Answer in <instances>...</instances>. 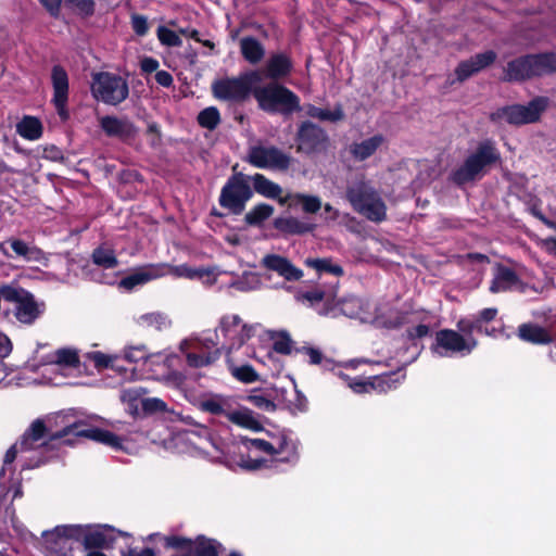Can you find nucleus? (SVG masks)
Instances as JSON below:
<instances>
[{
    "instance_id": "nucleus-35",
    "label": "nucleus",
    "mask_w": 556,
    "mask_h": 556,
    "mask_svg": "<svg viewBox=\"0 0 556 556\" xmlns=\"http://www.w3.org/2000/svg\"><path fill=\"white\" fill-rule=\"evenodd\" d=\"M519 337L525 341L538 344H545L552 341V338L545 329L529 324L519 327Z\"/></svg>"
},
{
    "instance_id": "nucleus-53",
    "label": "nucleus",
    "mask_w": 556,
    "mask_h": 556,
    "mask_svg": "<svg viewBox=\"0 0 556 556\" xmlns=\"http://www.w3.org/2000/svg\"><path fill=\"white\" fill-rule=\"evenodd\" d=\"M141 394L142 392L140 389H127L121 393V400L129 405L131 412H135L137 410V403L141 397Z\"/></svg>"
},
{
    "instance_id": "nucleus-23",
    "label": "nucleus",
    "mask_w": 556,
    "mask_h": 556,
    "mask_svg": "<svg viewBox=\"0 0 556 556\" xmlns=\"http://www.w3.org/2000/svg\"><path fill=\"white\" fill-rule=\"evenodd\" d=\"M98 122L102 130L109 136L127 140L136 132L134 125L127 118L116 116H100Z\"/></svg>"
},
{
    "instance_id": "nucleus-12",
    "label": "nucleus",
    "mask_w": 556,
    "mask_h": 556,
    "mask_svg": "<svg viewBox=\"0 0 556 556\" xmlns=\"http://www.w3.org/2000/svg\"><path fill=\"white\" fill-rule=\"evenodd\" d=\"M546 104V99L536 98L528 105H513L504 108L496 112L493 117L504 119L505 122L513 125L534 123L539 119L541 113L545 110Z\"/></svg>"
},
{
    "instance_id": "nucleus-4",
    "label": "nucleus",
    "mask_w": 556,
    "mask_h": 556,
    "mask_svg": "<svg viewBox=\"0 0 556 556\" xmlns=\"http://www.w3.org/2000/svg\"><path fill=\"white\" fill-rule=\"evenodd\" d=\"M257 328L258 325L245 324L238 315L222 317L215 336L217 342H220L226 350L229 363L233 361V352L242 348L254 336Z\"/></svg>"
},
{
    "instance_id": "nucleus-10",
    "label": "nucleus",
    "mask_w": 556,
    "mask_h": 556,
    "mask_svg": "<svg viewBox=\"0 0 556 556\" xmlns=\"http://www.w3.org/2000/svg\"><path fill=\"white\" fill-rule=\"evenodd\" d=\"M217 343L207 338H187L179 343V351L190 367L200 368L213 364L219 357V351L213 349Z\"/></svg>"
},
{
    "instance_id": "nucleus-29",
    "label": "nucleus",
    "mask_w": 556,
    "mask_h": 556,
    "mask_svg": "<svg viewBox=\"0 0 556 556\" xmlns=\"http://www.w3.org/2000/svg\"><path fill=\"white\" fill-rule=\"evenodd\" d=\"M281 204L290 201V205L300 204L305 213L314 214L317 213L321 207V200L316 195H309L304 193L289 194L287 198L279 199Z\"/></svg>"
},
{
    "instance_id": "nucleus-11",
    "label": "nucleus",
    "mask_w": 556,
    "mask_h": 556,
    "mask_svg": "<svg viewBox=\"0 0 556 556\" xmlns=\"http://www.w3.org/2000/svg\"><path fill=\"white\" fill-rule=\"evenodd\" d=\"M81 531L79 525L58 526L53 530L42 532L43 545L55 556H73L72 541L76 540Z\"/></svg>"
},
{
    "instance_id": "nucleus-18",
    "label": "nucleus",
    "mask_w": 556,
    "mask_h": 556,
    "mask_svg": "<svg viewBox=\"0 0 556 556\" xmlns=\"http://www.w3.org/2000/svg\"><path fill=\"white\" fill-rule=\"evenodd\" d=\"M338 376L345 381L355 393H368L370 391L387 392L394 387V380L391 376L351 379L343 371H339Z\"/></svg>"
},
{
    "instance_id": "nucleus-58",
    "label": "nucleus",
    "mask_w": 556,
    "mask_h": 556,
    "mask_svg": "<svg viewBox=\"0 0 556 556\" xmlns=\"http://www.w3.org/2000/svg\"><path fill=\"white\" fill-rule=\"evenodd\" d=\"M250 444L252 447H254L255 450L257 451H262V452H265L269 455H273V451H274V447H273V442H267L265 440H262V439H253L250 441Z\"/></svg>"
},
{
    "instance_id": "nucleus-17",
    "label": "nucleus",
    "mask_w": 556,
    "mask_h": 556,
    "mask_svg": "<svg viewBox=\"0 0 556 556\" xmlns=\"http://www.w3.org/2000/svg\"><path fill=\"white\" fill-rule=\"evenodd\" d=\"M46 431L47 428L43 424V420H34L29 428L22 435L21 440L8 450L4 456V463L11 464L15 459L18 452H25L35 448L37 443L45 437Z\"/></svg>"
},
{
    "instance_id": "nucleus-26",
    "label": "nucleus",
    "mask_w": 556,
    "mask_h": 556,
    "mask_svg": "<svg viewBox=\"0 0 556 556\" xmlns=\"http://www.w3.org/2000/svg\"><path fill=\"white\" fill-rule=\"evenodd\" d=\"M493 275L494 278L490 287V291L493 293L517 290L521 285L515 271L507 267L496 266Z\"/></svg>"
},
{
    "instance_id": "nucleus-14",
    "label": "nucleus",
    "mask_w": 556,
    "mask_h": 556,
    "mask_svg": "<svg viewBox=\"0 0 556 556\" xmlns=\"http://www.w3.org/2000/svg\"><path fill=\"white\" fill-rule=\"evenodd\" d=\"M435 346L433 351L439 356H446L453 353H470L477 345L472 338L465 339L454 330L444 329L435 336Z\"/></svg>"
},
{
    "instance_id": "nucleus-44",
    "label": "nucleus",
    "mask_w": 556,
    "mask_h": 556,
    "mask_svg": "<svg viewBox=\"0 0 556 556\" xmlns=\"http://www.w3.org/2000/svg\"><path fill=\"white\" fill-rule=\"evenodd\" d=\"M93 262L104 268H113L117 266V260L114 252L106 248H98L92 254Z\"/></svg>"
},
{
    "instance_id": "nucleus-15",
    "label": "nucleus",
    "mask_w": 556,
    "mask_h": 556,
    "mask_svg": "<svg viewBox=\"0 0 556 556\" xmlns=\"http://www.w3.org/2000/svg\"><path fill=\"white\" fill-rule=\"evenodd\" d=\"M70 434H74L76 437H84L114 448L121 447V439L114 433L108 430H102L93 427L83 428L81 422H76L63 428L61 431L52 434L51 440L62 439Z\"/></svg>"
},
{
    "instance_id": "nucleus-51",
    "label": "nucleus",
    "mask_w": 556,
    "mask_h": 556,
    "mask_svg": "<svg viewBox=\"0 0 556 556\" xmlns=\"http://www.w3.org/2000/svg\"><path fill=\"white\" fill-rule=\"evenodd\" d=\"M157 38L163 45L168 47H178L181 45L179 36L165 26L157 28Z\"/></svg>"
},
{
    "instance_id": "nucleus-37",
    "label": "nucleus",
    "mask_w": 556,
    "mask_h": 556,
    "mask_svg": "<svg viewBox=\"0 0 556 556\" xmlns=\"http://www.w3.org/2000/svg\"><path fill=\"white\" fill-rule=\"evenodd\" d=\"M305 265L315 269L318 273H329L333 276L340 277L343 276V268L333 263L331 258H306Z\"/></svg>"
},
{
    "instance_id": "nucleus-8",
    "label": "nucleus",
    "mask_w": 556,
    "mask_h": 556,
    "mask_svg": "<svg viewBox=\"0 0 556 556\" xmlns=\"http://www.w3.org/2000/svg\"><path fill=\"white\" fill-rule=\"evenodd\" d=\"M261 79V74L255 71L236 78H222L212 84V92L218 100L242 101Z\"/></svg>"
},
{
    "instance_id": "nucleus-46",
    "label": "nucleus",
    "mask_w": 556,
    "mask_h": 556,
    "mask_svg": "<svg viewBox=\"0 0 556 556\" xmlns=\"http://www.w3.org/2000/svg\"><path fill=\"white\" fill-rule=\"evenodd\" d=\"M231 374L236 379L244 383H252L258 380L257 372L250 365L233 366L231 367Z\"/></svg>"
},
{
    "instance_id": "nucleus-61",
    "label": "nucleus",
    "mask_w": 556,
    "mask_h": 556,
    "mask_svg": "<svg viewBox=\"0 0 556 556\" xmlns=\"http://www.w3.org/2000/svg\"><path fill=\"white\" fill-rule=\"evenodd\" d=\"M124 357L128 362H138L140 358L143 357V353L138 348H129V349L125 350Z\"/></svg>"
},
{
    "instance_id": "nucleus-40",
    "label": "nucleus",
    "mask_w": 556,
    "mask_h": 556,
    "mask_svg": "<svg viewBox=\"0 0 556 556\" xmlns=\"http://www.w3.org/2000/svg\"><path fill=\"white\" fill-rule=\"evenodd\" d=\"M269 339L273 341V348L277 353L290 354L292 351L293 342L286 331H268Z\"/></svg>"
},
{
    "instance_id": "nucleus-39",
    "label": "nucleus",
    "mask_w": 556,
    "mask_h": 556,
    "mask_svg": "<svg viewBox=\"0 0 556 556\" xmlns=\"http://www.w3.org/2000/svg\"><path fill=\"white\" fill-rule=\"evenodd\" d=\"M17 132L28 140H36L41 135V124L37 118L24 117L17 124Z\"/></svg>"
},
{
    "instance_id": "nucleus-13",
    "label": "nucleus",
    "mask_w": 556,
    "mask_h": 556,
    "mask_svg": "<svg viewBox=\"0 0 556 556\" xmlns=\"http://www.w3.org/2000/svg\"><path fill=\"white\" fill-rule=\"evenodd\" d=\"M252 197V190L241 175L232 177L222 190L220 205L239 214L245 202Z\"/></svg>"
},
{
    "instance_id": "nucleus-3",
    "label": "nucleus",
    "mask_w": 556,
    "mask_h": 556,
    "mask_svg": "<svg viewBox=\"0 0 556 556\" xmlns=\"http://www.w3.org/2000/svg\"><path fill=\"white\" fill-rule=\"evenodd\" d=\"M556 72V54L541 53L515 59L504 68V80L521 81Z\"/></svg>"
},
{
    "instance_id": "nucleus-41",
    "label": "nucleus",
    "mask_w": 556,
    "mask_h": 556,
    "mask_svg": "<svg viewBox=\"0 0 556 556\" xmlns=\"http://www.w3.org/2000/svg\"><path fill=\"white\" fill-rule=\"evenodd\" d=\"M340 311L343 315L351 317V318H362L364 319V316L362 315V308L363 303L362 300L356 296H349L342 300L340 303Z\"/></svg>"
},
{
    "instance_id": "nucleus-19",
    "label": "nucleus",
    "mask_w": 556,
    "mask_h": 556,
    "mask_svg": "<svg viewBox=\"0 0 556 556\" xmlns=\"http://www.w3.org/2000/svg\"><path fill=\"white\" fill-rule=\"evenodd\" d=\"M496 60V53L492 50L484 51L482 53H478L470 59L460 62L455 70V75L457 81L462 83L472 75L481 72Z\"/></svg>"
},
{
    "instance_id": "nucleus-20",
    "label": "nucleus",
    "mask_w": 556,
    "mask_h": 556,
    "mask_svg": "<svg viewBox=\"0 0 556 556\" xmlns=\"http://www.w3.org/2000/svg\"><path fill=\"white\" fill-rule=\"evenodd\" d=\"M165 275L166 266L164 264H150L136 269L127 277L123 278L119 286L124 289L131 290Z\"/></svg>"
},
{
    "instance_id": "nucleus-1",
    "label": "nucleus",
    "mask_w": 556,
    "mask_h": 556,
    "mask_svg": "<svg viewBox=\"0 0 556 556\" xmlns=\"http://www.w3.org/2000/svg\"><path fill=\"white\" fill-rule=\"evenodd\" d=\"M501 160V153L495 144L483 141L466 157L463 165L453 173V180L458 184H467L482 178L491 167Z\"/></svg>"
},
{
    "instance_id": "nucleus-21",
    "label": "nucleus",
    "mask_w": 556,
    "mask_h": 556,
    "mask_svg": "<svg viewBox=\"0 0 556 556\" xmlns=\"http://www.w3.org/2000/svg\"><path fill=\"white\" fill-rule=\"evenodd\" d=\"M261 265L268 270L277 273L288 281H296L303 277V270L295 267L288 258L278 254H266Z\"/></svg>"
},
{
    "instance_id": "nucleus-16",
    "label": "nucleus",
    "mask_w": 556,
    "mask_h": 556,
    "mask_svg": "<svg viewBox=\"0 0 556 556\" xmlns=\"http://www.w3.org/2000/svg\"><path fill=\"white\" fill-rule=\"evenodd\" d=\"M249 161L258 168L287 169L290 165V157L274 147L251 148Z\"/></svg>"
},
{
    "instance_id": "nucleus-36",
    "label": "nucleus",
    "mask_w": 556,
    "mask_h": 556,
    "mask_svg": "<svg viewBox=\"0 0 556 556\" xmlns=\"http://www.w3.org/2000/svg\"><path fill=\"white\" fill-rule=\"evenodd\" d=\"M290 68V60L283 54H276L267 64V76L273 79L280 78L286 76Z\"/></svg>"
},
{
    "instance_id": "nucleus-32",
    "label": "nucleus",
    "mask_w": 556,
    "mask_h": 556,
    "mask_svg": "<svg viewBox=\"0 0 556 556\" xmlns=\"http://www.w3.org/2000/svg\"><path fill=\"white\" fill-rule=\"evenodd\" d=\"M137 324L142 328H152L157 331H162L169 328L172 321L166 314L160 312H152L140 315L137 318Z\"/></svg>"
},
{
    "instance_id": "nucleus-25",
    "label": "nucleus",
    "mask_w": 556,
    "mask_h": 556,
    "mask_svg": "<svg viewBox=\"0 0 556 556\" xmlns=\"http://www.w3.org/2000/svg\"><path fill=\"white\" fill-rule=\"evenodd\" d=\"M384 137L380 134L355 141L350 144L349 152L356 161H365L372 156L384 144Z\"/></svg>"
},
{
    "instance_id": "nucleus-34",
    "label": "nucleus",
    "mask_w": 556,
    "mask_h": 556,
    "mask_svg": "<svg viewBox=\"0 0 556 556\" xmlns=\"http://www.w3.org/2000/svg\"><path fill=\"white\" fill-rule=\"evenodd\" d=\"M8 243L10 244L13 252L17 256L23 257L25 261L40 262L43 260V253L39 249L29 247L26 242L20 239H10Z\"/></svg>"
},
{
    "instance_id": "nucleus-57",
    "label": "nucleus",
    "mask_w": 556,
    "mask_h": 556,
    "mask_svg": "<svg viewBox=\"0 0 556 556\" xmlns=\"http://www.w3.org/2000/svg\"><path fill=\"white\" fill-rule=\"evenodd\" d=\"M132 27L137 35L143 36L148 31V21L144 16H132Z\"/></svg>"
},
{
    "instance_id": "nucleus-38",
    "label": "nucleus",
    "mask_w": 556,
    "mask_h": 556,
    "mask_svg": "<svg viewBox=\"0 0 556 556\" xmlns=\"http://www.w3.org/2000/svg\"><path fill=\"white\" fill-rule=\"evenodd\" d=\"M304 110L307 116L319 121L337 122L343 118V112L339 106L329 110L308 104Z\"/></svg>"
},
{
    "instance_id": "nucleus-2",
    "label": "nucleus",
    "mask_w": 556,
    "mask_h": 556,
    "mask_svg": "<svg viewBox=\"0 0 556 556\" xmlns=\"http://www.w3.org/2000/svg\"><path fill=\"white\" fill-rule=\"evenodd\" d=\"M199 408L202 412L224 416L230 422L252 431L262 429L260 421L247 407H239L232 397L222 394H211L199 401Z\"/></svg>"
},
{
    "instance_id": "nucleus-48",
    "label": "nucleus",
    "mask_w": 556,
    "mask_h": 556,
    "mask_svg": "<svg viewBox=\"0 0 556 556\" xmlns=\"http://www.w3.org/2000/svg\"><path fill=\"white\" fill-rule=\"evenodd\" d=\"M296 300L302 303H308L309 305H314L324 300L329 301L330 295H327L324 291L315 289L307 292H301L295 295Z\"/></svg>"
},
{
    "instance_id": "nucleus-6",
    "label": "nucleus",
    "mask_w": 556,
    "mask_h": 556,
    "mask_svg": "<svg viewBox=\"0 0 556 556\" xmlns=\"http://www.w3.org/2000/svg\"><path fill=\"white\" fill-rule=\"evenodd\" d=\"M352 206L369 219L380 222L386 217V205L375 190L363 179L352 182L346 191Z\"/></svg>"
},
{
    "instance_id": "nucleus-63",
    "label": "nucleus",
    "mask_w": 556,
    "mask_h": 556,
    "mask_svg": "<svg viewBox=\"0 0 556 556\" xmlns=\"http://www.w3.org/2000/svg\"><path fill=\"white\" fill-rule=\"evenodd\" d=\"M309 357L312 364H319L321 362V353L313 348H305L302 350Z\"/></svg>"
},
{
    "instance_id": "nucleus-9",
    "label": "nucleus",
    "mask_w": 556,
    "mask_h": 556,
    "mask_svg": "<svg viewBox=\"0 0 556 556\" xmlns=\"http://www.w3.org/2000/svg\"><path fill=\"white\" fill-rule=\"evenodd\" d=\"M91 92L97 100L116 105L127 98L128 85L119 76L110 73H98L93 75Z\"/></svg>"
},
{
    "instance_id": "nucleus-30",
    "label": "nucleus",
    "mask_w": 556,
    "mask_h": 556,
    "mask_svg": "<svg viewBox=\"0 0 556 556\" xmlns=\"http://www.w3.org/2000/svg\"><path fill=\"white\" fill-rule=\"evenodd\" d=\"M240 49L243 58L252 64L258 63L265 54L261 42L253 37H243L240 40Z\"/></svg>"
},
{
    "instance_id": "nucleus-33",
    "label": "nucleus",
    "mask_w": 556,
    "mask_h": 556,
    "mask_svg": "<svg viewBox=\"0 0 556 556\" xmlns=\"http://www.w3.org/2000/svg\"><path fill=\"white\" fill-rule=\"evenodd\" d=\"M251 180L255 191L266 198L278 199L282 192L279 185L268 180L262 174H255Z\"/></svg>"
},
{
    "instance_id": "nucleus-47",
    "label": "nucleus",
    "mask_w": 556,
    "mask_h": 556,
    "mask_svg": "<svg viewBox=\"0 0 556 556\" xmlns=\"http://www.w3.org/2000/svg\"><path fill=\"white\" fill-rule=\"evenodd\" d=\"M87 357L93 362L97 368H113L114 362L118 358L117 355L104 354L99 351L89 352Z\"/></svg>"
},
{
    "instance_id": "nucleus-42",
    "label": "nucleus",
    "mask_w": 556,
    "mask_h": 556,
    "mask_svg": "<svg viewBox=\"0 0 556 556\" xmlns=\"http://www.w3.org/2000/svg\"><path fill=\"white\" fill-rule=\"evenodd\" d=\"M273 213L274 207L271 205L262 203L254 206L249 213H247L245 222L250 225H258L270 217Z\"/></svg>"
},
{
    "instance_id": "nucleus-5",
    "label": "nucleus",
    "mask_w": 556,
    "mask_h": 556,
    "mask_svg": "<svg viewBox=\"0 0 556 556\" xmlns=\"http://www.w3.org/2000/svg\"><path fill=\"white\" fill-rule=\"evenodd\" d=\"M253 94L258 106L269 113L290 114L301 109L299 97L288 88L276 83L263 87H254Z\"/></svg>"
},
{
    "instance_id": "nucleus-31",
    "label": "nucleus",
    "mask_w": 556,
    "mask_h": 556,
    "mask_svg": "<svg viewBox=\"0 0 556 556\" xmlns=\"http://www.w3.org/2000/svg\"><path fill=\"white\" fill-rule=\"evenodd\" d=\"M273 442V455L286 454L281 458L282 462H291L298 457V444L290 440L286 434L274 438Z\"/></svg>"
},
{
    "instance_id": "nucleus-49",
    "label": "nucleus",
    "mask_w": 556,
    "mask_h": 556,
    "mask_svg": "<svg viewBox=\"0 0 556 556\" xmlns=\"http://www.w3.org/2000/svg\"><path fill=\"white\" fill-rule=\"evenodd\" d=\"M166 275L172 274L176 277H185L189 279L200 278L202 276V271L199 269H193L188 267L187 265H179V266H169L166 265Z\"/></svg>"
},
{
    "instance_id": "nucleus-56",
    "label": "nucleus",
    "mask_w": 556,
    "mask_h": 556,
    "mask_svg": "<svg viewBox=\"0 0 556 556\" xmlns=\"http://www.w3.org/2000/svg\"><path fill=\"white\" fill-rule=\"evenodd\" d=\"M250 402L254 406L267 412H273L275 409V404L263 395H252L250 396Z\"/></svg>"
},
{
    "instance_id": "nucleus-60",
    "label": "nucleus",
    "mask_w": 556,
    "mask_h": 556,
    "mask_svg": "<svg viewBox=\"0 0 556 556\" xmlns=\"http://www.w3.org/2000/svg\"><path fill=\"white\" fill-rule=\"evenodd\" d=\"M190 544V542L187 539L179 538V536H168L166 538V545L169 547L175 548H182Z\"/></svg>"
},
{
    "instance_id": "nucleus-62",
    "label": "nucleus",
    "mask_w": 556,
    "mask_h": 556,
    "mask_svg": "<svg viewBox=\"0 0 556 556\" xmlns=\"http://www.w3.org/2000/svg\"><path fill=\"white\" fill-rule=\"evenodd\" d=\"M159 67V62L152 58H144L141 60V70L146 73L155 72Z\"/></svg>"
},
{
    "instance_id": "nucleus-7",
    "label": "nucleus",
    "mask_w": 556,
    "mask_h": 556,
    "mask_svg": "<svg viewBox=\"0 0 556 556\" xmlns=\"http://www.w3.org/2000/svg\"><path fill=\"white\" fill-rule=\"evenodd\" d=\"M0 294L5 301L15 304L14 315L20 323L30 325L45 311V304L38 303L34 295L23 288L1 285Z\"/></svg>"
},
{
    "instance_id": "nucleus-55",
    "label": "nucleus",
    "mask_w": 556,
    "mask_h": 556,
    "mask_svg": "<svg viewBox=\"0 0 556 556\" xmlns=\"http://www.w3.org/2000/svg\"><path fill=\"white\" fill-rule=\"evenodd\" d=\"M159 380L169 388L177 389L184 384L185 376L179 371L173 370L167 375H164L161 378H159Z\"/></svg>"
},
{
    "instance_id": "nucleus-28",
    "label": "nucleus",
    "mask_w": 556,
    "mask_h": 556,
    "mask_svg": "<svg viewBox=\"0 0 556 556\" xmlns=\"http://www.w3.org/2000/svg\"><path fill=\"white\" fill-rule=\"evenodd\" d=\"M274 226L276 229L290 235H302L313 231L315 228L314 225L301 222L295 217L276 218Z\"/></svg>"
},
{
    "instance_id": "nucleus-27",
    "label": "nucleus",
    "mask_w": 556,
    "mask_h": 556,
    "mask_svg": "<svg viewBox=\"0 0 556 556\" xmlns=\"http://www.w3.org/2000/svg\"><path fill=\"white\" fill-rule=\"evenodd\" d=\"M79 528L83 531L76 536V541L81 540L86 549L101 548L108 545V538L102 530L89 526H79Z\"/></svg>"
},
{
    "instance_id": "nucleus-45",
    "label": "nucleus",
    "mask_w": 556,
    "mask_h": 556,
    "mask_svg": "<svg viewBox=\"0 0 556 556\" xmlns=\"http://www.w3.org/2000/svg\"><path fill=\"white\" fill-rule=\"evenodd\" d=\"M199 124L207 129H214L220 122V115L216 108L210 106L200 112Z\"/></svg>"
},
{
    "instance_id": "nucleus-64",
    "label": "nucleus",
    "mask_w": 556,
    "mask_h": 556,
    "mask_svg": "<svg viewBox=\"0 0 556 556\" xmlns=\"http://www.w3.org/2000/svg\"><path fill=\"white\" fill-rule=\"evenodd\" d=\"M61 1L62 0H40V2L52 15H56L59 13Z\"/></svg>"
},
{
    "instance_id": "nucleus-54",
    "label": "nucleus",
    "mask_w": 556,
    "mask_h": 556,
    "mask_svg": "<svg viewBox=\"0 0 556 556\" xmlns=\"http://www.w3.org/2000/svg\"><path fill=\"white\" fill-rule=\"evenodd\" d=\"M65 3L79 14H91L93 12L94 3L92 0H65Z\"/></svg>"
},
{
    "instance_id": "nucleus-50",
    "label": "nucleus",
    "mask_w": 556,
    "mask_h": 556,
    "mask_svg": "<svg viewBox=\"0 0 556 556\" xmlns=\"http://www.w3.org/2000/svg\"><path fill=\"white\" fill-rule=\"evenodd\" d=\"M195 556H217V543L211 540L199 539L194 545Z\"/></svg>"
},
{
    "instance_id": "nucleus-22",
    "label": "nucleus",
    "mask_w": 556,
    "mask_h": 556,
    "mask_svg": "<svg viewBox=\"0 0 556 556\" xmlns=\"http://www.w3.org/2000/svg\"><path fill=\"white\" fill-rule=\"evenodd\" d=\"M52 86L54 90L53 102L60 116L63 119H66L68 116L67 111L65 110L68 92V78L66 72L60 66H54L52 70Z\"/></svg>"
},
{
    "instance_id": "nucleus-52",
    "label": "nucleus",
    "mask_w": 556,
    "mask_h": 556,
    "mask_svg": "<svg viewBox=\"0 0 556 556\" xmlns=\"http://www.w3.org/2000/svg\"><path fill=\"white\" fill-rule=\"evenodd\" d=\"M142 407L146 412L156 413V412H170L167 408L166 403L159 397H148L142 400Z\"/></svg>"
},
{
    "instance_id": "nucleus-24",
    "label": "nucleus",
    "mask_w": 556,
    "mask_h": 556,
    "mask_svg": "<svg viewBox=\"0 0 556 556\" xmlns=\"http://www.w3.org/2000/svg\"><path fill=\"white\" fill-rule=\"evenodd\" d=\"M327 137L325 131L311 122L302 123L299 130L300 149L313 151L320 148Z\"/></svg>"
},
{
    "instance_id": "nucleus-43",
    "label": "nucleus",
    "mask_w": 556,
    "mask_h": 556,
    "mask_svg": "<svg viewBox=\"0 0 556 556\" xmlns=\"http://www.w3.org/2000/svg\"><path fill=\"white\" fill-rule=\"evenodd\" d=\"M54 363L65 367H78L79 357L74 349H60L54 353Z\"/></svg>"
},
{
    "instance_id": "nucleus-59",
    "label": "nucleus",
    "mask_w": 556,
    "mask_h": 556,
    "mask_svg": "<svg viewBox=\"0 0 556 556\" xmlns=\"http://www.w3.org/2000/svg\"><path fill=\"white\" fill-rule=\"evenodd\" d=\"M155 80L163 87H169L173 84V77L166 71H157L155 74Z\"/></svg>"
}]
</instances>
